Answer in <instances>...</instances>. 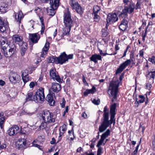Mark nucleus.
I'll return each mask as SVG.
<instances>
[{"label":"nucleus","instance_id":"obj_47","mask_svg":"<svg viewBox=\"0 0 155 155\" xmlns=\"http://www.w3.org/2000/svg\"><path fill=\"white\" fill-rule=\"evenodd\" d=\"M37 85V83L36 82H31L29 84V86L31 88H33L34 87Z\"/></svg>","mask_w":155,"mask_h":155},{"label":"nucleus","instance_id":"obj_17","mask_svg":"<svg viewBox=\"0 0 155 155\" xmlns=\"http://www.w3.org/2000/svg\"><path fill=\"white\" fill-rule=\"evenodd\" d=\"M58 58V64H62L68 61V58L67 57V54L65 52H63L60 55Z\"/></svg>","mask_w":155,"mask_h":155},{"label":"nucleus","instance_id":"obj_11","mask_svg":"<svg viewBox=\"0 0 155 155\" xmlns=\"http://www.w3.org/2000/svg\"><path fill=\"white\" fill-rule=\"evenodd\" d=\"M100 10V8L99 6L96 5L94 7L92 15L94 19V21L95 22H98L100 20V17L98 15V13Z\"/></svg>","mask_w":155,"mask_h":155},{"label":"nucleus","instance_id":"obj_25","mask_svg":"<svg viewBox=\"0 0 155 155\" xmlns=\"http://www.w3.org/2000/svg\"><path fill=\"white\" fill-rule=\"evenodd\" d=\"M91 61L94 62L95 63H97V60L101 61L102 57L99 54H93L90 58Z\"/></svg>","mask_w":155,"mask_h":155},{"label":"nucleus","instance_id":"obj_64","mask_svg":"<svg viewBox=\"0 0 155 155\" xmlns=\"http://www.w3.org/2000/svg\"><path fill=\"white\" fill-rule=\"evenodd\" d=\"M152 147L153 150L155 149V140L152 141Z\"/></svg>","mask_w":155,"mask_h":155},{"label":"nucleus","instance_id":"obj_39","mask_svg":"<svg viewBox=\"0 0 155 155\" xmlns=\"http://www.w3.org/2000/svg\"><path fill=\"white\" fill-rule=\"evenodd\" d=\"M139 99L138 100L139 103L140 104L143 103L145 100V97L143 95H139L138 96Z\"/></svg>","mask_w":155,"mask_h":155},{"label":"nucleus","instance_id":"obj_6","mask_svg":"<svg viewBox=\"0 0 155 155\" xmlns=\"http://www.w3.org/2000/svg\"><path fill=\"white\" fill-rule=\"evenodd\" d=\"M41 117L43 121H45V122L49 124H53L55 122L56 116L53 113L49 110H46L42 112Z\"/></svg>","mask_w":155,"mask_h":155},{"label":"nucleus","instance_id":"obj_29","mask_svg":"<svg viewBox=\"0 0 155 155\" xmlns=\"http://www.w3.org/2000/svg\"><path fill=\"white\" fill-rule=\"evenodd\" d=\"M8 26L5 25L4 22L0 17V31L3 32L8 29Z\"/></svg>","mask_w":155,"mask_h":155},{"label":"nucleus","instance_id":"obj_16","mask_svg":"<svg viewBox=\"0 0 155 155\" xmlns=\"http://www.w3.org/2000/svg\"><path fill=\"white\" fill-rule=\"evenodd\" d=\"M9 79L10 81L14 84L18 83L20 79V76L16 73L15 72L12 73L9 77Z\"/></svg>","mask_w":155,"mask_h":155},{"label":"nucleus","instance_id":"obj_20","mask_svg":"<svg viewBox=\"0 0 155 155\" xmlns=\"http://www.w3.org/2000/svg\"><path fill=\"white\" fill-rule=\"evenodd\" d=\"M147 78L149 79V80H152V82L153 83L155 78V69H152L150 71H147Z\"/></svg>","mask_w":155,"mask_h":155},{"label":"nucleus","instance_id":"obj_38","mask_svg":"<svg viewBox=\"0 0 155 155\" xmlns=\"http://www.w3.org/2000/svg\"><path fill=\"white\" fill-rule=\"evenodd\" d=\"M142 2L140 0H137V2L135 5V9L137 10V9H140L141 8V5Z\"/></svg>","mask_w":155,"mask_h":155},{"label":"nucleus","instance_id":"obj_63","mask_svg":"<svg viewBox=\"0 0 155 155\" xmlns=\"http://www.w3.org/2000/svg\"><path fill=\"white\" fill-rule=\"evenodd\" d=\"M5 82L2 80H0V85L3 86L5 84Z\"/></svg>","mask_w":155,"mask_h":155},{"label":"nucleus","instance_id":"obj_3","mask_svg":"<svg viewBox=\"0 0 155 155\" xmlns=\"http://www.w3.org/2000/svg\"><path fill=\"white\" fill-rule=\"evenodd\" d=\"M120 83V81L116 77H114L112 81L110 82L108 92L109 97H112L111 101L112 102L117 99Z\"/></svg>","mask_w":155,"mask_h":155},{"label":"nucleus","instance_id":"obj_12","mask_svg":"<svg viewBox=\"0 0 155 155\" xmlns=\"http://www.w3.org/2000/svg\"><path fill=\"white\" fill-rule=\"evenodd\" d=\"M19 127L17 125H13L7 130V134L11 136H13L19 132Z\"/></svg>","mask_w":155,"mask_h":155},{"label":"nucleus","instance_id":"obj_13","mask_svg":"<svg viewBox=\"0 0 155 155\" xmlns=\"http://www.w3.org/2000/svg\"><path fill=\"white\" fill-rule=\"evenodd\" d=\"M23 40V38L22 36L18 35H15L12 36L11 40H9L7 41V42L8 44H10L12 42L14 45H15L14 42L17 44L19 42H22Z\"/></svg>","mask_w":155,"mask_h":155},{"label":"nucleus","instance_id":"obj_62","mask_svg":"<svg viewBox=\"0 0 155 155\" xmlns=\"http://www.w3.org/2000/svg\"><path fill=\"white\" fill-rule=\"evenodd\" d=\"M139 55L140 56H141V57H143V51L142 50H141L139 51Z\"/></svg>","mask_w":155,"mask_h":155},{"label":"nucleus","instance_id":"obj_22","mask_svg":"<svg viewBox=\"0 0 155 155\" xmlns=\"http://www.w3.org/2000/svg\"><path fill=\"white\" fill-rule=\"evenodd\" d=\"M10 5L5 2H1L0 4V11L2 13H5L8 10V6Z\"/></svg>","mask_w":155,"mask_h":155},{"label":"nucleus","instance_id":"obj_9","mask_svg":"<svg viewBox=\"0 0 155 155\" xmlns=\"http://www.w3.org/2000/svg\"><path fill=\"white\" fill-rule=\"evenodd\" d=\"M69 4L73 9H74L76 12L79 14H82L84 10L78 4L77 0H70Z\"/></svg>","mask_w":155,"mask_h":155},{"label":"nucleus","instance_id":"obj_19","mask_svg":"<svg viewBox=\"0 0 155 155\" xmlns=\"http://www.w3.org/2000/svg\"><path fill=\"white\" fill-rule=\"evenodd\" d=\"M110 132L109 129H107L106 131L103 133L101 136V139L98 142L99 144H102L105 139L110 135Z\"/></svg>","mask_w":155,"mask_h":155},{"label":"nucleus","instance_id":"obj_34","mask_svg":"<svg viewBox=\"0 0 155 155\" xmlns=\"http://www.w3.org/2000/svg\"><path fill=\"white\" fill-rule=\"evenodd\" d=\"M40 19L41 23V29L40 31L41 34V35H43L45 29V27L44 23L43 21V17H41L40 18Z\"/></svg>","mask_w":155,"mask_h":155},{"label":"nucleus","instance_id":"obj_56","mask_svg":"<svg viewBox=\"0 0 155 155\" xmlns=\"http://www.w3.org/2000/svg\"><path fill=\"white\" fill-rule=\"evenodd\" d=\"M154 60H155V57L154 56H152L151 58H149L148 61L150 62H152Z\"/></svg>","mask_w":155,"mask_h":155},{"label":"nucleus","instance_id":"obj_37","mask_svg":"<svg viewBox=\"0 0 155 155\" xmlns=\"http://www.w3.org/2000/svg\"><path fill=\"white\" fill-rule=\"evenodd\" d=\"M22 80L25 84L27 82L31 80V78L28 75L26 76H22Z\"/></svg>","mask_w":155,"mask_h":155},{"label":"nucleus","instance_id":"obj_51","mask_svg":"<svg viewBox=\"0 0 155 155\" xmlns=\"http://www.w3.org/2000/svg\"><path fill=\"white\" fill-rule=\"evenodd\" d=\"M130 48V47L129 45L127 46L126 49L124 51L123 56L120 58H123L126 56V53L127 52V51L128 50V49H129V48Z\"/></svg>","mask_w":155,"mask_h":155},{"label":"nucleus","instance_id":"obj_61","mask_svg":"<svg viewBox=\"0 0 155 155\" xmlns=\"http://www.w3.org/2000/svg\"><path fill=\"white\" fill-rule=\"evenodd\" d=\"M146 86L147 88L149 90L152 87V85L150 84H147Z\"/></svg>","mask_w":155,"mask_h":155},{"label":"nucleus","instance_id":"obj_15","mask_svg":"<svg viewBox=\"0 0 155 155\" xmlns=\"http://www.w3.org/2000/svg\"><path fill=\"white\" fill-rule=\"evenodd\" d=\"M49 73L50 76L52 79L55 80L58 82L60 81L61 78L55 69L51 68L50 71Z\"/></svg>","mask_w":155,"mask_h":155},{"label":"nucleus","instance_id":"obj_2","mask_svg":"<svg viewBox=\"0 0 155 155\" xmlns=\"http://www.w3.org/2000/svg\"><path fill=\"white\" fill-rule=\"evenodd\" d=\"M124 8L122 6L117 7L115 12L117 14H120L125 17H128V14H131L134 11L135 4L132 0H123Z\"/></svg>","mask_w":155,"mask_h":155},{"label":"nucleus","instance_id":"obj_45","mask_svg":"<svg viewBox=\"0 0 155 155\" xmlns=\"http://www.w3.org/2000/svg\"><path fill=\"white\" fill-rule=\"evenodd\" d=\"M64 132L60 131L59 136L58 138V140L57 143H58L62 139V136L63 135Z\"/></svg>","mask_w":155,"mask_h":155},{"label":"nucleus","instance_id":"obj_36","mask_svg":"<svg viewBox=\"0 0 155 155\" xmlns=\"http://www.w3.org/2000/svg\"><path fill=\"white\" fill-rule=\"evenodd\" d=\"M102 37L107 38L109 33L106 29H103L102 30Z\"/></svg>","mask_w":155,"mask_h":155},{"label":"nucleus","instance_id":"obj_7","mask_svg":"<svg viewBox=\"0 0 155 155\" xmlns=\"http://www.w3.org/2000/svg\"><path fill=\"white\" fill-rule=\"evenodd\" d=\"M44 92V88L42 87L39 88L33 96V101L36 102L43 101L45 98Z\"/></svg>","mask_w":155,"mask_h":155},{"label":"nucleus","instance_id":"obj_49","mask_svg":"<svg viewBox=\"0 0 155 155\" xmlns=\"http://www.w3.org/2000/svg\"><path fill=\"white\" fill-rule=\"evenodd\" d=\"M92 102L94 104L98 105L100 103V101L99 100H96V99H94Z\"/></svg>","mask_w":155,"mask_h":155},{"label":"nucleus","instance_id":"obj_10","mask_svg":"<svg viewBox=\"0 0 155 155\" xmlns=\"http://www.w3.org/2000/svg\"><path fill=\"white\" fill-rule=\"evenodd\" d=\"M134 59H130L127 60L125 62H123L120 64L119 68L117 70L115 74H118L122 72L127 66L130 64L131 62H133V64H134Z\"/></svg>","mask_w":155,"mask_h":155},{"label":"nucleus","instance_id":"obj_30","mask_svg":"<svg viewBox=\"0 0 155 155\" xmlns=\"http://www.w3.org/2000/svg\"><path fill=\"white\" fill-rule=\"evenodd\" d=\"M57 9H53L52 8L48 7L46 8L47 14L49 15L53 16L55 14V10Z\"/></svg>","mask_w":155,"mask_h":155},{"label":"nucleus","instance_id":"obj_33","mask_svg":"<svg viewBox=\"0 0 155 155\" xmlns=\"http://www.w3.org/2000/svg\"><path fill=\"white\" fill-rule=\"evenodd\" d=\"M25 100L26 102L33 101V93L32 92H30L28 93Z\"/></svg>","mask_w":155,"mask_h":155},{"label":"nucleus","instance_id":"obj_23","mask_svg":"<svg viewBox=\"0 0 155 155\" xmlns=\"http://www.w3.org/2000/svg\"><path fill=\"white\" fill-rule=\"evenodd\" d=\"M26 144V140L24 139H21L17 143V147L18 149H21L24 148Z\"/></svg>","mask_w":155,"mask_h":155},{"label":"nucleus","instance_id":"obj_48","mask_svg":"<svg viewBox=\"0 0 155 155\" xmlns=\"http://www.w3.org/2000/svg\"><path fill=\"white\" fill-rule=\"evenodd\" d=\"M147 29H146L144 33L143 34L142 36V40L144 41L145 40V38L146 37V35H147Z\"/></svg>","mask_w":155,"mask_h":155},{"label":"nucleus","instance_id":"obj_52","mask_svg":"<svg viewBox=\"0 0 155 155\" xmlns=\"http://www.w3.org/2000/svg\"><path fill=\"white\" fill-rule=\"evenodd\" d=\"M82 81L84 83V84L86 85H88V83L87 82L85 79V77L84 76H83L82 77Z\"/></svg>","mask_w":155,"mask_h":155},{"label":"nucleus","instance_id":"obj_55","mask_svg":"<svg viewBox=\"0 0 155 155\" xmlns=\"http://www.w3.org/2000/svg\"><path fill=\"white\" fill-rule=\"evenodd\" d=\"M73 54H70L68 55L67 54V57L68 58V61L69 59H72L73 58Z\"/></svg>","mask_w":155,"mask_h":155},{"label":"nucleus","instance_id":"obj_42","mask_svg":"<svg viewBox=\"0 0 155 155\" xmlns=\"http://www.w3.org/2000/svg\"><path fill=\"white\" fill-rule=\"evenodd\" d=\"M6 147V145L4 143H2L0 141V150L5 149Z\"/></svg>","mask_w":155,"mask_h":155},{"label":"nucleus","instance_id":"obj_18","mask_svg":"<svg viewBox=\"0 0 155 155\" xmlns=\"http://www.w3.org/2000/svg\"><path fill=\"white\" fill-rule=\"evenodd\" d=\"M40 38V36L37 33L29 34V39L33 43H37Z\"/></svg>","mask_w":155,"mask_h":155},{"label":"nucleus","instance_id":"obj_5","mask_svg":"<svg viewBox=\"0 0 155 155\" xmlns=\"http://www.w3.org/2000/svg\"><path fill=\"white\" fill-rule=\"evenodd\" d=\"M0 42L1 51L5 57L6 58L10 57L15 53L16 48L12 42L8 44L6 43L4 40H1Z\"/></svg>","mask_w":155,"mask_h":155},{"label":"nucleus","instance_id":"obj_44","mask_svg":"<svg viewBox=\"0 0 155 155\" xmlns=\"http://www.w3.org/2000/svg\"><path fill=\"white\" fill-rule=\"evenodd\" d=\"M33 146L35 147H37L40 150H42V146L35 143L34 141L33 142Z\"/></svg>","mask_w":155,"mask_h":155},{"label":"nucleus","instance_id":"obj_32","mask_svg":"<svg viewBox=\"0 0 155 155\" xmlns=\"http://www.w3.org/2000/svg\"><path fill=\"white\" fill-rule=\"evenodd\" d=\"M5 120V117L3 116V113L0 111V127L2 128L3 124Z\"/></svg>","mask_w":155,"mask_h":155},{"label":"nucleus","instance_id":"obj_46","mask_svg":"<svg viewBox=\"0 0 155 155\" xmlns=\"http://www.w3.org/2000/svg\"><path fill=\"white\" fill-rule=\"evenodd\" d=\"M88 90L90 94H93L96 91V87L94 86H93L91 89H88Z\"/></svg>","mask_w":155,"mask_h":155},{"label":"nucleus","instance_id":"obj_31","mask_svg":"<svg viewBox=\"0 0 155 155\" xmlns=\"http://www.w3.org/2000/svg\"><path fill=\"white\" fill-rule=\"evenodd\" d=\"M58 58L55 56H50L48 58L47 61L48 63H55L58 64Z\"/></svg>","mask_w":155,"mask_h":155},{"label":"nucleus","instance_id":"obj_26","mask_svg":"<svg viewBox=\"0 0 155 155\" xmlns=\"http://www.w3.org/2000/svg\"><path fill=\"white\" fill-rule=\"evenodd\" d=\"M60 0H51L49 3L50 8L57 9L59 6Z\"/></svg>","mask_w":155,"mask_h":155},{"label":"nucleus","instance_id":"obj_57","mask_svg":"<svg viewBox=\"0 0 155 155\" xmlns=\"http://www.w3.org/2000/svg\"><path fill=\"white\" fill-rule=\"evenodd\" d=\"M4 2L10 5L12 3V0H4Z\"/></svg>","mask_w":155,"mask_h":155},{"label":"nucleus","instance_id":"obj_21","mask_svg":"<svg viewBox=\"0 0 155 155\" xmlns=\"http://www.w3.org/2000/svg\"><path fill=\"white\" fill-rule=\"evenodd\" d=\"M61 85L59 84L53 83L50 89L52 91L55 93H58L61 90Z\"/></svg>","mask_w":155,"mask_h":155},{"label":"nucleus","instance_id":"obj_40","mask_svg":"<svg viewBox=\"0 0 155 155\" xmlns=\"http://www.w3.org/2000/svg\"><path fill=\"white\" fill-rule=\"evenodd\" d=\"M47 124H48V123L45 122V121H43L41 123V125L39 126V128H40L42 129H44L47 127Z\"/></svg>","mask_w":155,"mask_h":155},{"label":"nucleus","instance_id":"obj_53","mask_svg":"<svg viewBox=\"0 0 155 155\" xmlns=\"http://www.w3.org/2000/svg\"><path fill=\"white\" fill-rule=\"evenodd\" d=\"M99 51L100 55L105 56L106 55H108V54L107 53H104L102 51L101 49H99Z\"/></svg>","mask_w":155,"mask_h":155},{"label":"nucleus","instance_id":"obj_35","mask_svg":"<svg viewBox=\"0 0 155 155\" xmlns=\"http://www.w3.org/2000/svg\"><path fill=\"white\" fill-rule=\"evenodd\" d=\"M102 144H99V142H98L97 144L96 145V147L98 148L97 150V155H101V153H102V150L103 149L101 146Z\"/></svg>","mask_w":155,"mask_h":155},{"label":"nucleus","instance_id":"obj_50","mask_svg":"<svg viewBox=\"0 0 155 155\" xmlns=\"http://www.w3.org/2000/svg\"><path fill=\"white\" fill-rule=\"evenodd\" d=\"M66 101L64 98H63L62 102L60 103V105L62 108H64L65 107Z\"/></svg>","mask_w":155,"mask_h":155},{"label":"nucleus","instance_id":"obj_28","mask_svg":"<svg viewBox=\"0 0 155 155\" xmlns=\"http://www.w3.org/2000/svg\"><path fill=\"white\" fill-rule=\"evenodd\" d=\"M15 16V19L19 23H21V18H23V14L22 11L21 10L18 11V12L17 13H14Z\"/></svg>","mask_w":155,"mask_h":155},{"label":"nucleus","instance_id":"obj_54","mask_svg":"<svg viewBox=\"0 0 155 155\" xmlns=\"http://www.w3.org/2000/svg\"><path fill=\"white\" fill-rule=\"evenodd\" d=\"M28 70H25L22 73V76H26L28 75Z\"/></svg>","mask_w":155,"mask_h":155},{"label":"nucleus","instance_id":"obj_41","mask_svg":"<svg viewBox=\"0 0 155 155\" xmlns=\"http://www.w3.org/2000/svg\"><path fill=\"white\" fill-rule=\"evenodd\" d=\"M67 130V126L65 124H64L62 126L60 127L59 129V131L65 132Z\"/></svg>","mask_w":155,"mask_h":155},{"label":"nucleus","instance_id":"obj_58","mask_svg":"<svg viewBox=\"0 0 155 155\" xmlns=\"http://www.w3.org/2000/svg\"><path fill=\"white\" fill-rule=\"evenodd\" d=\"M50 143L51 144H54L56 143V140L54 137L52 138L51 140L50 141Z\"/></svg>","mask_w":155,"mask_h":155},{"label":"nucleus","instance_id":"obj_60","mask_svg":"<svg viewBox=\"0 0 155 155\" xmlns=\"http://www.w3.org/2000/svg\"><path fill=\"white\" fill-rule=\"evenodd\" d=\"M43 77L44 76L42 74H41L38 79V81L40 82L43 79Z\"/></svg>","mask_w":155,"mask_h":155},{"label":"nucleus","instance_id":"obj_27","mask_svg":"<svg viewBox=\"0 0 155 155\" xmlns=\"http://www.w3.org/2000/svg\"><path fill=\"white\" fill-rule=\"evenodd\" d=\"M53 94H48L46 97V100L50 106H54L55 104V101L53 100Z\"/></svg>","mask_w":155,"mask_h":155},{"label":"nucleus","instance_id":"obj_24","mask_svg":"<svg viewBox=\"0 0 155 155\" xmlns=\"http://www.w3.org/2000/svg\"><path fill=\"white\" fill-rule=\"evenodd\" d=\"M49 43L47 41L44 46V47L42 49V51L41 55V57H44L45 55L47 54L48 50L49 49Z\"/></svg>","mask_w":155,"mask_h":155},{"label":"nucleus","instance_id":"obj_4","mask_svg":"<svg viewBox=\"0 0 155 155\" xmlns=\"http://www.w3.org/2000/svg\"><path fill=\"white\" fill-rule=\"evenodd\" d=\"M63 17L65 27L63 29L62 34L61 36V39L63 38L64 35L69 34L71 28L73 25V21L71 18V13L68 9L65 12Z\"/></svg>","mask_w":155,"mask_h":155},{"label":"nucleus","instance_id":"obj_59","mask_svg":"<svg viewBox=\"0 0 155 155\" xmlns=\"http://www.w3.org/2000/svg\"><path fill=\"white\" fill-rule=\"evenodd\" d=\"M90 94L88 89H87L84 93V96H87L88 94Z\"/></svg>","mask_w":155,"mask_h":155},{"label":"nucleus","instance_id":"obj_43","mask_svg":"<svg viewBox=\"0 0 155 155\" xmlns=\"http://www.w3.org/2000/svg\"><path fill=\"white\" fill-rule=\"evenodd\" d=\"M26 50L27 48L26 47H24L22 46L21 51V54L22 56L24 55L25 53Z\"/></svg>","mask_w":155,"mask_h":155},{"label":"nucleus","instance_id":"obj_14","mask_svg":"<svg viewBox=\"0 0 155 155\" xmlns=\"http://www.w3.org/2000/svg\"><path fill=\"white\" fill-rule=\"evenodd\" d=\"M117 13H109L107 15V23H114L117 21L118 19V17H117Z\"/></svg>","mask_w":155,"mask_h":155},{"label":"nucleus","instance_id":"obj_8","mask_svg":"<svg viewBox=\"0 0 155 155\" xmlns=\"http://www.w3.org/2000/svg\"><path fill=\"white\" fill-rule=\"evenodd\" d=\"M120 19L121 20L120 25H119V28L123 31H125L128 28V17H125L122 15L117 14Z\"/></svg>","mask_w":155,"mask_h":155},{"label":"nucleus","instance_id":"obj_1","mask_svg":"<svg viewBox=\"0 0 155 155\" xmlns=\"http://www.w3.org/2000/svg\"><path fill=\"white\" fill-rule=\"evenodd\" d=\"M116 108V104L114 103L110 106V119L109 120V109L107 106H105L104 109V114L101 119V123L99 126V130L97 133V135L96 138V140L99 138V132L102 133L105 131L109 126H111L112 124L114 125L115 124V115L116 114L115 110Z\"/></svg>","mask_w":155,"mask_h":155}]
</instances>
